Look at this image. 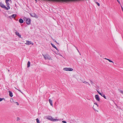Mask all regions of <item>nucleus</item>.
<instances>
[{
  "mask_svg": "<svg viewBox=\"0 0 123 123\" xmlns=\"http://www.w3.org/2000/svg\"><path fill=\"white\" fill-rule=\"evenodd\" d=\"M46 119L52 121H56L58 120V119H54L51 116H46Z\"/></svg>",
  "mask_w": 123,
  "mask_h": 123,
  "instance_id": "obj_1",
  "label": "nucleus"
},
{
  "mask_svg": "<svg viewBox=\"0 0 123 123\" xmlns=\"http://www.w3.org/2000/svg\"><path fill=\"white\" fill-rule=\"evenodd\" d=\"M5 2L7 7V8H8V9H6V10H8V9H10L9 5L10 3H12V1L11 0H6Z\"/></svg>",
  "mask_w": 123,
  "mask_h": 123,
  "instance_id": "obj_2",
  "label": "nucleus"
},
{
  "mask_svg": "<svg viewBox=\"0 0 123 123\" xmlns=\"http://www.w3.org/2000/svg\"><path fill=\"white\" fill-rule=\"evenodd\" d=\"M43 55L45 60H50L51 59V57L48 54L45 55L43 54Z\"/></svg>",
  "mask_w": 123,
  "mask_h": 123,
  "instance_id": "obj_3",
  "label": "nucleus"
},
{
  "mask_svg": "<svg viewBox=\"0 0 123 123\" xmlns=\"http://www.w3.org/2000/svg\"><path fill=\"white\" fill-rule=\"evenodd\" d=\"M24 20L26 22V23L27 24L29 25L30 23L31 19H30L25 17L24 18Z\"/></svg>",
  "mask_w": 123,
  "mask_h": 123,
  "instance_id": "obj_4",
  "label": "nucleus"
},
{
  "mask_svg": "<svg viewBox=\"0 0 123 123\" xmlns=\"http://www.w3.org/2000/svg\"><path fill=\"white\" fill-rule=\"evenodd\" d=\"M94 104L95 105H94L93 106V108L94 110L95 111H98L97 110L98 109V104L95 103H94Z\"/></svg>",
  "mask_w": 123,
  "mask_h": 123,
  "instance_id": "obj_5",
  "label": "nucleus"
},
{
  "mask_svg": "<svg viewBox=\"0 0 123 123\" xmlns=\"http://www.w3.org/2000/svg\"><path fill=\"white\" fill-rule=\"evenodd\" d=\"M63 70L66 71H72L73 70V69L71 68H63Z\"/></svg>",
  "mask_w": 123,
  "mask_h": 123,
  "instance_id": "obj_6",
  "label": "nucleus"
},
{
  "mask_svg": "<svg viewBox=\"0 0 123 123\" xmlns=\"http://www.w3.org/2000/svg\"><path fill=\"white\" fill-rule=\"evenodd\" d=\"M26 43H25L26 45H29L30 44H32L33 45V43L32 42L30 41H26Z\"/></svg>",
  "mask_w": 123,
  "mask_h": 123,
  "instance_id": "obj_7",
  "label": "nucleus"
},
{
  "mask_svg": "<svg viewBox=\"0 0 123 123\" xmlns=\"http://www.w3.org/2000/svg\"><path fill=\"white\" fill-rule=\"evenodd\" d=\"M0 6L1 7L4 8L6 10V9H8V8H7V7H6L1 2H0Z\"/></svg>",
  "mask_w": 123,
  "mask_h": 123,
  "instance_id": "obj_8",
  "label": "nucleus"
},
{
  "mask_svg": "<svg viewBox=\"0 0 123 123\" xmlns=\"http://www.w3.org/2000/svg\"><path fill=\"white\" fill-rule=\"evenodd\" d=\"M95 98L96 100L98 101H100V98L98 95H95Z\"/></svg>",
  "mask_w": 123,
  "mask_h": 123,
  "instance_id": "obj_9",
  "label": "nucleus"
},
{
  "mask_svg": "<svg viewBox=\"0 0 123 123\" xmlns=\"http://www.w3.org/2000/svg\"><path fill=\"white\" fill-rule=\"evenodd\" d=\"M30 15L31 17H36V18H37V15H36L35 13H33L32 14L30 13Z\"/></svg>",
  "mask_w": 123,
  "mask_h": 123,
  "instance_id": "obj_10",
  "label": "nucleus"
},
{
  "mask_svg": "<svg viewBox=\"0 0 123 123\" xmlns=\"http://www.w3.org/2000/svg\"><path fill=\"white\" fill-rule=\"evenodd\" d=\"M15 34L16 35L18 36L19 37L21 38V35H20L19 33L17 31L15 32Z\"/></svg>",
  "mask_w": 123,
  "mask_h": 123,
  "instance_id": "obj_11",
  "label": "nucleus"
},
{
  "mask_svg": "<svg viewBox=\"0 0 123 123\" xmlns=\"http://www.w3.org/2000/svg\"><path fill=\"white\" fill-rule=\"evenodd\" d=\"M51 45L52 46L55 48V49L57 50L58 51V49L57 48V47L54 45L53 43H51Z\"/></svg>",
  "mask_w": 123,
  "mask_h": 123,
  "instance_id": "obj_12",
  "label": "nucleus"
},
{
  "mask_svg": "<svg viewBox=\"0 0 123 123\" xmlns=\"http://www.w3.org/2000/svg\"><path fill=\"white\" fill-rule=\"evenodd\" d=\"M16 15L13 14H12L11 16H10L9 17L10 18H15L16 17Z\"/></svg>",
  "mask_w": 123,
  "mask_h": 123,
  "instance_id": "obj_13",
  "label": "nucleus"
},
{
  "mask_svg": "<svg viewBox=\"0 0 123 123\" xmlns=\"http://www.w3.org/2000/svg\"><path fill=\"white\" fill-rule=\"evenodd\" d=\"M19 22L20 23H22L24 22V21L22 19L20 18L19 20Z\"/></svg>",
  "mask_w": 123,
  "mask_h": 123,
  "instance_id": "obj_14",
  "label": "nucleus"
},
{
  "mask_svg": "<svg viewBox=\"0 0 123 123\" xmlns=\"http://www.w3.org/2000/svg\"><path fill=\"white\" fill-rule=\"evenodd\" d=\"M9 95L11 97H12L13 96L12 92L10 91H9Z\"/></svg>",
  "mask_w": 123,
  "mask_h": 123,
  "instance_id": "obj_15",
  "label": "nucleus"
},
{
  "mask_svg": "<svg viewBox=\"0 0 123 123\" xmlns=\"http://www.w3.org/2000/svg\"><path fill=\"white\" fill-rule=\"evenodd\" d=\"M49 102L50 104V105L51 106H53L52 104V100H51L50 99H49Z\"/></svg>",
  "mask_w": 123,
  "mask_h": 123,
  "instance_id": "obj_16",
  "label": "nucleus"
},
{
  "mask_svg": "<svg viewBox=\"0 0 123 123\" xmlns=\"http://www.w3.org/2000/svg\"><path fill=\"white\" fill-rule=\"evenodd\" d=\"M82 82L83 83H85V84H87L89 85H90V84L88 82H86V81H82Z\"/></svg>",
  "mask_w": 123,
  "mask_h": 123,
  "instance_id": "obj_17",
  "label": "nucleus"
},
{
  "mask_svg": "<svg viewBox=\"0 0 123 123\" xmlns=\"http://www.w3.org/2000/svg\"><path fill=\"white\" fill-rule=\"evenodd\" d=\"M104 59L108 60L110 62H112L113 63H114L113 61H112L111 60L109 59L106 58H104Z\"/></svg>",
  "mask_w": 123,
  "mask_h": 123,
  "instance_id": "obj_18",
  "label": "nucleus"
},
{
  "mask_svg": "<svg viewBox=\"0 0 123 123\" xmlns=\"http://www.w3.org/2000/svg\"><path fill=\"white\" fill-rule=\"evenodd\" d=\"M30 66V63L29 61H28L27 63V67L29 68Z\"/></svg>",
  "mask_w": 123,
  "mask_h": 123,
  "instance_id": "obj_19",
  "label": "nucleus"
},
{
  "mask_svg": "<svg viewBox=\"0 0 123 123\" xmlns=\"http://www.w3.org/2000/svg\"><path fill=\"white\" fill-rule=\"evenodd\" d=\"M97 92H98L100 95L101 96H103V95H104V94H103V93H101L100 92H99L97 90Z\"/></svg>",
  "mask_w": 123,
  "mask_h": 123,
  "instance_id": "obj_20",
  "label": "nucleus"
},
{
  "mask_svg": "<svg viewBox=\"0 0 123 123\" xmlns=\"http://www.w3.org/2000/svg\"><path fill=\"white\" fill-rule=\"evenodd\" d=\"M97 92H98L100 95L101 96H103V95H104V94H103V93H101L100 92H99L97 90Z\"/></svg>",
  "mask_w": 123,
  "mask_h": 123,
  "instance_id": "obj_21",
  "label": "nucleus"
},
{
  "mask_svg": "<svg viewBox=\"0 0 123 123\" xmlns=\"http://www.w3.org/2000/svg\"><path fill=\"white\" fill-rule=\"evenodd\" d=\"M36 121L37 123H40V122H39V120L38 118H37L36 119Z\"/></svg>",
  "mask_w": 123,
  "mask_h": 123,
  "instance_id": "obj_22",
  "label": "nucleus"
},
{
  "mask_svg": "<svg viewBox=\"0 0 123 123\" xmlns=\"http://www.w3.org/2000/svg\"><path fill=\"white\" fill-rule=\"evenodd\" d=\"M119 91L122 94H123V91L122 90H119Z\"/></svg>",
  "mask_w": 123,
  "mask_h": 123,
  "instance_id": "obj_23",
  "label": "nucleus"
},
{
  "mask_svg": "<svg viewBox=\"0 0 123 123\" xmlns=\"http://www.w3.org/2000/svg\"><path fill=\"white\" fill-rule=\"evenodd\" d=\"M96 3L97 4V5H98V6H100V4L99 3H98L97 2H96Z\"/></svg>",
  "mask_w": 123,
  "mask_h": 123,
  "instance_id": "obj_24",
  "label": "nucleus"
},
{
  "mask_svg": "<svg viewBox=\"0 0 123 123\" xmlns=\"http://www.w3.org/2000/svg\"><path fill=\"white\" fill-rule=\"evenodd\" d=\"M5 99L4 98H0V102L1 101Z\"/></svg>",
  "mask_w": 123,
  "mask_h": 123,
  "instance_id": "obj_25",
  "label": "nucleus"
},
{
  "mask_svg": "<svg viewBox=\"0 0 123 123\" xmlns=\"http://www.w3.org/2000/svg\"><path fill=\"white\" fill-rule=\"evenodd\" d=\"M15 89H17V90H18L19 91V92H21L22 93H22V92L21 91V90H19V89H17V88H16V87H15Z\"/></svg>",
  "mask_w": 123,
  "mask_h": 123,
  "instance_id": "obj_26",
  "label": "nucleus"
},
{
  "mask_svg": "<svg viewBox=\"0 0 123 123\" xmlns=\"http://www.w3.org/2000/svg\"><path fill=\"white\" fill-rule=\"evenodd\" d=\"M102 97H103L105 98L106 99V98L105 94H104V95H103V96Z\"/></svg>",
  "mask_w": 123,
  "mask_h": 123,
  "instance_id": "obj_27",
  "label": "nucleus"
},
{
  "mask_svg": "<svg viewBox=\"0 0 123 123\" xmlns=\"http://www.w3.org/2000/svg\"><path fill=\"white\" fill-rule=\"evenodd\" d=\"M20 120L19 118V117H17V121H18Z\"/></svg>",
  "mask_w": 123,
  "mask_h": 123,
  "instance_id": "obj_28",
  "label": "nucleus"
},
{
  "mask_svg": "<svg viewBox=\"0 0 123 123\" xmlns=\"http://www.w3.org/2000/svg\"><path fill=\"white\" fill-rule=\"evenodd\" d=\"M62 122L64 123H67L65 121H62Z\"/></svg>",
  "mask_w": 123,
  "mask_h": 123,
  "instance_id": "obj_29",
  "label": "nucleus"
},
{
  "mask_svg": "<svg viewBox=\"0 0 123 123\" xmlns=\"http://www.w3.org/2000/svg\"><path fill=\"white\" fill-rule=\"evenodd\" d=\"M15 103H16V104L17 105H19V104L17 102H15Z\"/></svg>",
  "mask_w": 123,
  "mask_h": 123,
  "instance_id": "obj_30",
  "label": "nucleus"
},
{
  "mask_svg": "<svg viewBox=\"0 0 123 123\" xmlns=\"http://www.w3.org/2000/svg\"><path fill=\"white\" fill-rule=\"evenodd\" d=\"M90 81L91 82V84H92L93 83V82H92V80H90Z\"/></svg>",
  "mask_w": 123,
  "mask_h": 123,
  "instance_id": "obj_31",
  "label": "nucleus"
},
{
  "mask_svg": "<svg viewBox=\"0 0 123 123\" xmlns=\"http://www.w3.org/2000/svg\"><path fill=\"white\" fill-rule=\"evenodd\" d=\"M53 41L54 42H56V43H57V42H56V41L55 40V39H53Z\"/></svg>",
  "mask_w": 123,
  "mask_h": 123,
  "instance_id": "obj_32",
  "label": "nucleus"
},
{
  "mask_svg": "<svg viewBox=\"0 0 123 123\" xmlns=\"http://www.w3.org/2000/svg\"><path fill=\"white\" fill-rule=\"evenodd\" d=\"M121 6L122 10L123 11V7Z\"/></svg>",
  "mask_w": 123,
  "mask_h": 123,
  "instance_id": "obj_33",
  "label": "nucleus"
},
{
  "mask_svg": "<svg viewBox=\"0 0 123 123\" xmlns=\"http://www.w3.org/2000/svg\"><path fill=\"white\" fill-rule=\"evenodd\" d=\"M117 1L120 4V2L118 0H117Z\"/></svg>",
  "mask_w": 123,
  "mask_h": 123,
  "instance_id": "obj_34",
  "label": "nucleus"
},
{
  "mask_svg": "<svg viewBox=\"0 0 123 123\" xmlns=\"http://www.w3.org/2000/svg\"><path fill=\"white\" fill-rule=\"evenodd\" d=\"M77 49V50H78V51L79 52V50H78V49Z\"/></svg>",
  "mask_w": 123,
  "mask_h": 123,
  "instance_id": "obj_35",
  "label": "nucleus"
},
{
  "mask_svg": "<svg viewBox=\"0 0 123 123\" xmlns=\"http://www.w3.org/2000/svg\"><path fill=\"white\" fill-rule=\"evenodd\" d=\"M60 55V56H62V55Z\"/></svg>",
  "mask_w": 123,
  "mask_h": 123,
  "instance_id": "obj_36",
  "label": "nucleus"
},
{
  "mask_svg": "<svg viewBox=\"0 0 123 123\" xmlns=\"http://www.w3.org/2000/svg\"><path fill=\"white\" fill-rule=\"evenodd\" d=\"M8 72H9V70H8Z\"/></svg>",
  "mask_w": 123,
  "mask_h": 123,
  "instance_id": "obj_37",
  "label": "nucleus"
},
{
  "mask_svg": "<svg viewBox=\"0 0 123 123\" xmlns=\"http://www.w3.org/2000/svg\"><path fill=\"white\" fill-rule=\"evenodd\" d=\"M95 108H96V107H95Z\"/></svg>",
  "mask_w": 123,
  "mask_h": 123,
  "instance_id": "obj_38",
  "label": "nucleus"
}]
</instances>
